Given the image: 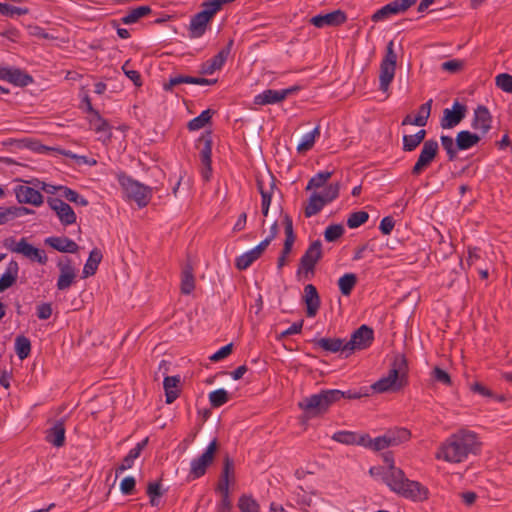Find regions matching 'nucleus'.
<instances>
[{
  "label": "nucleus",
  "mask_w": 512,
  "mask_h": 512,
  "mask_svg": "<svg viewBox=\"0 0 512 512\" xmlns=\"http://www.w3.org/2000/svg\"><path fill=\"white\" fill-rule=\"evenodd\" d=\"M210 19L202 11L195 14L190 21L189 31L192 38L201 37L206 29Z\"/></svg>",
  "instance_id": "cd10ccee"
},
{
  "label": "nucleus",
  "mask_w": 512,
  "mask_h": 512,
  "mask_svg": "<svg viewBox=\"0 0 512 512\" xmlns=\"http://www.w3.org/2000/svg\"><path fill=\"white\" fill-rule=\"evenodd\" d=\"M29 9L26 7H16L6 3L0 5V14L7 17H14L15 15H26Z\"/></svg>",
  "instance_id": "052dcab7"
},
{
  "label": "nucleus",
  "mask_w": 512,
  "mask_h": 512,
  "mask_svg": "<svg viewBox=\"0 0 512 512\" xmlns=\"http://www.w3.org/2000/svg\"><path fill=\"white\" fill-rule=\"evenodd\" d=\"M373 340V329L365 324L361 325L352 333L349 340L345 339L348 354L351 355L356 350H363L368 348L372 344Z\"/></svg>",
  "instance_id": "6e6552de"
},
{
  "label": "nucleus",
  "mask_w": 512,
  "mask_h": 512,
  "mask_svg": "<svg viewBox=\"0 0 512 512\" xmlns=\"http://www.w3.org/2000/svg\"><path fill=\"white\" fill-rule=\"evenodd\" d=\"M102 253L99 249L94 248L90 254L89 257L83 267V278H87L89 276H92L96 273L98 265L100 264L102 260Z\"/></svg>",
  "instance_id": "c9c22d12"
},
{
  "label": "nucleus",
  "mask_w": 512,
  "mask_h": 512,
  "mask_svg": "<svg viewBox=\"0 0 512 512\" xmlns=\"http://www.w3.org/2000/svg\"><path fill=\"white\" fill-rule=\"evenodd\" d=\"M238 507L241 512H259V504L251 496L243 495L239 498Z\"/></svg>",
  "instance_id": "5fc2aeb1"
},
{
  "label": "nucleus",
  "mask_w": 512,
  "mask_h": 512,
  "mask_svg": "<svg viewBox=\"0 0 512 512\" xmlns=\"http://www.w3.org/2000/svg\"><path fill=\"white\" fill-rule=\"evenodd\" d=\"M14 192L17 201L21 204L40 206L43 203V195L30 186L18 185L15 187Z\"/></svg>",
  "instance_id": "6ab92c4d"
},
{
  "label": "nucleus",
  "mask_w": 512,
  "mask_h": 512,
  "mask_svg": "<svg viewBox=\"0 0 512 512\" xmlns=\"http://www.w3.org/2000/svg\"><path fill=\"white\" fill-rule=\"evenodd\" d=\"M270 179H271V181H270V185L268 188H266L264 186V182L261 178L256 179V185H257L259 193L261 194V199H262L261 206H270L271 205L272 195H273V191L276 187V184H275V178L272 175H271Z\"/></svg>",
  "instance_id": "58836bf2"
},
{
  "label": "nucleus",
  "mask_w": 512,
  "mask_h": 512,
  "mask_svg": "<svg viewBox=\"0 0 512 512\" xmlns=\"http://www.w3.org/2000/svg\"><path fill=\"white\" fill-rule=\"evenodd\" d=\"M193 267L190 263H186L181 272V293L189 295L195 289V277Z\"/></svg>",
  "instance_id": "7c9ffc66"
},
{
  "label": "nucleus",
  "mask_w": 512,
  "mask_h": 512,
  "mask_svg": "<svg viewBox=\"0 0 512 512\" xmlns=\"http://www.w3.org/2000/svg\"><path fill=\"white\" fill-rule=\"evenodd\" d=\"M259 258L260 256L257 254V252L254 249H251L250 251L245 252L236 258L235 266L238 270H246L249 266L252 265L253 262Z\"/></svg>",
  "instance_id": "de8ad7c7"
},
{
  "label": "nucleus",
  "mask_w": 512,
  "mask_h": 512,
  "mask_svg": "<svg viewBox=\"0 0 512 512\" xmlns=\"http://www.w3.org/2000/svg\"><path fill=\"white\" fill-rule=\"evenodd\" d=\"M441 145L443 149L446 151L448 160L453 161L457 157V149L456 147V141L454 142L453 138L448 135H442L440 137Z\"/></svg>",
  "instance_id": "3c124183"
},
{
  "label": "nucleus",
  "mask_w": 512,
  "mask_h": 512,
  "mask_svg": "<svg viewBox=\"0 0 512 512\" xmlns=\"http://www.w3.org/2000/svg\"><path fill=\"white\" fill-rule=\"evenodd\" d=\"M15 352L19 359L24 360L26 359L31 352V342L30 340L24 336L19 335L15 339Z\"/></svg>",
  "instance_id": "49530a36"
},
{
  "label": "nucleus",
  "mask_w": 512,
  "mask_h": 512,
  "mask_svg": "<svg viewBox=\"0 0 512 512\" xmlns=\"http://www.w3.org/2000/svg\"><path fill=\"white\" fill-rule=\"evenodd\" d=\"M340 191V183H332L330 184L325 190L324 193L321 195L323 201L325 204L332 202L339 196Z\"/></svg>",
  "instance_id": "e2e57ef3"
},
{
  "label": "nucleus",
  "mask_w": 512,
  "mask_h": 512,
  "mask_svg": "<svg viewBox=\"0 0 512 512\" xmlns=\"http://www.w3.org/2000/svg\"><path fill=\"white\" fill-rule=\"evenodd\" d=\"M314 349H321L328 353L341 352L348 357V350L346 349L345 339L342 338H315L312 341Z\"/></svg>",
  "instance_id": "f3484780"
},
{
  "label": "nucleus",
  "mask_w": 512,
  "mask_h": 512,
  "mask_svg": "<svg viewBox=\"0 0 512 512\" xmlns=\"http://www.w3.org/2000/svg\"><path fill=\"white\" fill-rule=\"evenodd\" d=\"M209 401L213 408H219L229 401V394L223 388L214 390L209 394Z\"/></svg>",
  "instance_id": "8fccbe9b"
},
{
  "label": "nucleus",
  "mask_w": 512,
  "mask_h": 512,
  "mask_svg": "<svg viewBox=\"0 0 512 512\" xmlns=\"http://www.w3.org/2000/svg\"><path fill=\"white\" fill-rule=\"evenodd\" d=\"M60 275L57 280V289L65 291L69 289L76 279V268L70 258L64 257L57 262Z\"/></svg>",
  "instance_id": "9d476101"
},
{
  "label": "nucleus",
  "mask_w": 512,
  "mask_h": 512,
  "mask_svg": "<svg viewBox=\"0 0 512 512\" xmlns=\"http://www.w3.org/2000/svg\"><path fill=\"white\" fill-rule=\"evenodd\" d=\"M366 392L348 390L341 391L337 389L322 390L318 394L305 397L299 402L298 406L306 413L308 417H316L326 413L329 407L340 399H360L367 396Z\"/></svg>",
  "instance_id": "f03ea898"
},
{
  "label": "nucleus",
  "mask_w": 512,
  "mask_h": 512,
  "mask_svg": "<svg viewBox=\"0 0 512 512\" xmlns=\"http://www.w3.org/2000/svg\"><path fill=\"white\" fill-rule=\"evenodd\" d=\"M65 431L64 420H57L53 426L46 431L45 440L57 448L62 447L65 444Z\"/></svg>",
  "instance_id": "393cba45"
},
{
  "label": "nucleus",
  "mask_w": 512,
  "mask_h": 512,
  "mask_svg": "<svg viewBox=\"0 0 512 512\" xmlns=\"http://www.w3.org/2000/svg\"><path fill=\"white\" fill-rule=\"evenodd\" d=\"M19 265L15 260H11L5 273L0 277V293L10 288L18 278Z\"/></svg>",
  "instance_id": "c85d7f7f"
},
{
  "label": "nucleus",
  "mask_w": 512,
  "mask_h": 512,
  "mask_svg": "<svg viewBox=\"0 0 512 512\" xmlns=\"http://www.w3.org/2000/svg\"><path fill=\"white\" fill-rule=\"evenodd\" d=\"M397 54L394 51L393 40L389 41L386 47V53L380 64L379 88L386 92L390 83L393 81L396 70Z\"/></svg>",
  "instance_id": "20e7f679"
},
{
  "label": "nucleus",
  "mask_w": 512,
  "mask_h": 512,
  "mask_svg": "<svg viewBox=\"0 0 512 512\" xmlns=\"http://www.w3.org/2000/svg\"><path fill=\"white\" fill-rule=\"evenodd\" d=\"M333 175V172L329 171H321L314 175L308 182L306 186V190H311L313 188H321L324 186L327 180H329Z\"/></svg>",
  "instance_id": "603ef678"
},
{
  "label": "nucleus",
  "mask_w": 512,
  "mask_h": 512,
  "mask_svg": "<svg viewBox=\"0 0 512 512\" xmlns=\"http://www.w3.org/2000/svg\"><path fill=\"white\" fill-rule=\"evenodd\" d=\"M368 219L369 214L366 211L353 212L347 219V226L354 229L366 223Z\"/></svg>",
  "instance_id": "6e6d98bb"
},
{
  "label": "nucleus",
  "mask_w": 512,
  "mask_h": 512,
  "mask_svg": "<svg viewBox=\"0 0 512 512\" xmlns=\"http://www.w3.org/2000/svg\"><path fill=\"white\" fill-rule=\"evenodd\" d=\"M136 480L132 476L125 477L120 483V491L124 495H133L135 493Z\"/></svg>",
  "instance_id": "338daca9"
},
{
  "label": "nucleus",
  "mask_w": 512,
  "mask_h": 512,
  "mask_svg": "<svg viewBox=\"0 0 512 512\" xmlns=\"http://www.w3.org/2000/svg\"><path fill=\"white\" fill-rule=\"evenodd\" d=\"M282 90L267 89L254 98L257 105L276 104L284 100Z\"/></svg>",
  "instance_id": "473e14b6"
},
{
  "label": "nucleus",
  "mask_w": 512,
  "mask_h": 512,
  "mask_svg": "<svg viewBox=\"0 0 512 512\" xmlns=\"http://www.w3.org/2000/svg\"><path fill=\"white\" fill-rule=\"evenodd\" d=\"M481 135L478 133H472L468 130H462L457 133L456 136V147L459 150H468L479 143Z\"/></svg>",
  "instance_id": "c756f323"
},
{
  "label": "nucleus",
  "mask_w": 512,
  "mask_h": 512,
  "mask_svg": "<svg viewBox=\"0 0 512 512\" xmlns=\"http://www.w3.org/2000/svg\"><path fill=\"white\" fill-rule=\"evenodd\" d=\"M371 388L378 393L397 391L401 389V387H398V385H396V383L387 376L380 378L371 386Z\"/></svg>",
  "instance_id": "09e8293b"
},
{
  "label": "nucleus",
  "mask_w": 512,
  "mask_h": 512,
  "mask_svg": "<svg viewBox=\"0 0 512 512\" xmlns=\"http://www.w3.org/2000/svg\"><path fill=\"white\" fill-rule=\"evenodd\" d=\"M147 444H148V437L143 439L139 443H137L136 446L134 448H132L128 452V454L124 457V459L122 460V463L116 468V475H119V474L123 473L124 471H126L127 469L132 468L134 465L135 459H137L140 456L141 452L147 446Z\"/></svg>",
  "instance_id": "bb28decb"
},
{
  "label": "nucleus",
  "mask_w": 512,
  "mask_h": 512,
  "mask_svg": "<svg viewBox=\"0 0 512 512\" xmlns=\"http://www.w3.org/2000/svg\"><path fill=\"white\" fill-rule=\"evenodd\" d=\"M47 204L56 213L60 223L64 226L76 222V214L72 207L60 198L48 197Z\"/></svg>",
  "instance_id": "f8f14e48"
},
{
  "label": "nucleus",
  "mask_w": 512,
  "mask_h": 512,
  "mask_svg": "<svg viewBox=\"0 0 512 512\" xmlns=\"http://www.w3.org/2000/svg\"><path fill=\"white\" fill-rule=\"evenodd\" d=\"M363 441V447L368 448L372 451H381L388 447H390L387 437L385 433L381 436H378L374 439H372L369 434L364 433V438H362Z\"/></svg>",
  "instance_id": "4c0bfd02"
},
{
  "label": "nucleus",
  "mask_w": 512,
  "mask_h": 512,
  "mask_svg": "<svg viewBox=\"0 0 512 512\" xmlns=\"http://www.w3.org/2000/svg\"><path fill=\"white\" fill-rule=\"evenodd\" d=\"M117 180L127 198L135 201L140 208L148 205L152 198V189L150 187L134 180L125 172H119Z\"/></svg>",
  "instance_id": "7ed1b4c3"
},
{
  "label": "nucleus",
  "mask_w": 512,
  "mask_h": 512,
  "mask_svg": "<svg viewBox=\"0 0 512 512\" xmlns=\"http://www.w3.org/2000/svg\"><path fill=\"white\" fill-rule=\"evenodd\" d=\"M345 232L341 224L329 225L324 232V238L327 242H334L338 240Z\"/></svg>",
  "instance_id": "bf43d9fd"
},
{
  "label": "nucleus",
  "mask_w": 512,
  "mask_h": 512,
  "mask_svg": "<svg viewBox=\"0 0 512 512\" xmlns=\"http://www.w3.org/2000/svg\"><path fill=\"white\" fill-rule=\"evenodd\" d=\"M383 480L390 487V489L396 493L401 491L403 485L409 481V479L405 477L404 472L392 464L384 473Z\"/></svg>",
  "instance_id": "4be33fe9"
},
{
  "label": "nucleus",
  "mask_w": 512,
  "mask_h": 512,
  "mask_svg": "<svg viewBox=\"0 0 512 512\" xmlns=\"http://www.w3.org/2000/svg\"><path fill=\"white\" fill-rule=\"evenodd\" d=\"M4 246L11 252L22 254L31 261H36L41 265H45L48 261L45 251L28 243L26 238H21L18 242L13 238L5 239Z\"/></svg>",
  "instance_id": "39448f33"
},
{
  "label": "nucleus",
  "mask_w": 512,
  "mask_h": 512,
  "mask_svg": "<svg viewBox=\"0 0 512 512\" xmlns=\"http://www.w3.org/2000/svg\"><path fill=\"white\" fill-rule=\"evenodd\" d=\"M439 152V144L435 139L424 141L418 159L411 169L412 176H419L435 160Z\"/></svg>",
  "instance_id": "423d86ee"
},
{
  "label": "nucleus",
  "mask_w": 512,
  "mask_h": 512,
  "mask_svg": "<svg viewBox=\"0 0 512 512\" xmlns=\"http://www.w3.org/2000/svg\"><path fill=\"white\" fill-rule=\"evenodd\" d=\"M90 125L94 128V130L97 133H103L105 140H110V138L112 136L111 126L109 125L107 120H105L104 118L101 117L99 112H95V116H93L90 119Z\"/></svg>",
  "instance_id": "a19ab883"
},
{
  "label": "nucleus",
  "mask_w": 512,
  "mask_h": 512,
  "mask_svg": "<svg viewBox=\"0 0 512 512\" xmlns=\"http://www.w3.org/2000/svg\"><path fill=\"white\" fill-rule=\"evenodd\" d=\"M180 383L179 376H166L163 381V386L165 390L166 403H173L179 396V391L177 390V386Z\"/></svg>",
  "instance_id": "72a5a7b5"
},
{
  "label": "nucleus",
  "mask_w": 512,
  "mask_h": 512,
  "mask_svg": "<svg viewBox=\"0 0 512 512\" xmlns=\"http://www.w3.org/2000/svg\"><path fill=\"white\" fill-rule=\"evenodd\" d=\"M4 80L18 87H26L34 82L29 73L16 67H6Z\"/></svg>",
  "instance_id": "5701e85b"
},
{
  "label": "nucleus",
  "mask_w": 512,
  "mask_h": 512,
  "mask_svg": "<svg viewBox=\"0 0 512 512\" xmlns=\"http://www.w3.org/2000/svg\"><path fill=\"white\" fill-rule=\"evenodd\" d=\"M390 447L398 446L411 438V432L402 427L388 429L385 432Z\"/></svg>",
  "instance_id": "2f4dec72"
},
{
  "label": "nucleus",
  "mask_w": 512,
  "mask_h": 512,
  "mask_svg": "<svg viewBox=\"0 0 512 512\" xmlns=\"http://www.w3.org/2000/svg\"><path fill=\"white\" fill-rule=\"evenodd\" d=\"M57 189L62 192L61 196L64 197L69 202L75 203L76 205L79 206H87L89 204L86 198H84L78 192L69 187L58 186Z\"/></svg>",
  "instance_id": "a18cd8bd"
},
{
  "label": "nucleus",
  "mask_w": 512,
  "mask_h": 512,
  "mask_svg": "<svg viewBox=\"0 0 512 512\" xmlns=\"http://www.w3.org/2000/svg\"><path fill=\"white\" fill-rule=\"evenodd\" d=\"M325 202L323 201L321 194L313 193L308 201L304 209V214L307 218H310L316 214H318L323 207L325 206Z\"/></svg>",
  "instance_id": "ea45409f"
},
{
  "label": "nucleus",
  "mask_w": 512,
  "mask_h": 512,
  "mask_svg": "<svg viewBox=\"0 0 512 512\" xmlns=\"http://www.w3.org/2000/svg\"><path fill=\"white\" fill-rule=\"evenodd\" d=\"M347 16L342 10H335L325 15L319 14L310 19V23L317 28L324 26L336 27L345 23Z\"/></svg>",
  "instance_id": "a211bd4d"
},
{
  "label": "nucleus",
  "mask_w": 512,
  "mask_h": 512,
  "mask_svg": "<svg viewBox=\"0 0 512 512\" xmlns=\"http://www.w3.org/2000/svg\"><path fill=\"white\" fill-rule=\"evenodd\" d=\"M495 84L502 91L512 94V75L501 73L496 76Z\"/></svg>",
  "instance_id": "680f3d73"
},
{
  "label": "nucleus",
  "mask_w": 512,
  "mask_h": 512,
  "mask_svg": "<svg viewBox=\"0 0 512 512\" xmlns=\"http://www.w3.org/2000/svg\"><path fill=\"white\" fill-rule=\"evenodd\" d=\"M233 45L234 40L230 39L226 46L223 47L215 56H213L210 60L202 63L200 73L204 75H211L216 70H220L227 61Z\"/></svg>",
  "instance_id": "ddd939ff"
},
{
  "label": "nucleus",
  "mask_w": 512,
  "mask_h": 512,
  "mask_svg": "<svg viewBox=\"0 0 512 512\" xmlns=\"http://www.w3.org/2000/svg\"><path fill=\"white\" fill-rule=\"evenodd\" d=\"M198 141L200 143H203V147L200 151V159L204 166V169L202 171V176L205 180H209L211 173H212V137L211 132H206L203 134Z\"/></svg>",
  "instance_id": "dca6fc26"
},
{
  "label": "nucleus",
  "mask_w": 512,
  "mask_h": 512,
  "mask_svg": "<svg viewBox=\"0 0 512 512\" xmlns=\"http://www.w3.org/2000/svg\"><path fill=\"white\" fill-rule=\"evenodd\" d=\"M421 143L414 134L404 135L402 138V150L404 152L414 151Z\"/></svg>",
  "instance_id": "69168bd1"
},
{
  "label": "nucleus",
  "mask_w": 512,
  "mask_h": 512,
  "mask_svg": "<svg viewBox=\"0 0 512 512\" xmlns=\"http://www.w3.org/2000/svg\"><path fill=\"white\" fill-rule=\"evenodd\" d=\"M322 258V243L320 240L312 242L300 258L297 274H314L315 266Z\"/></svg>",
  "instance_id": "1a4fd4ad"
},
{
  "label": "nucleus",
  "mask_w": 512,
  "mask_h": 512,
  "mask_svg": "<svg viewBox=\"0 0 512 512\" xmlns=\"http://www.w3.org/2000/svg\"><path fill=\"white\" fill-rule=\"evenodd\" d=\"M227 0H209L203 3L202 12L211 20L213 16L221 9L222 5L227 3Z\"/></svg>",
  "instance_id": "4d7b16f0"
},
{
  "label": "nucleus",
  "mask_w": 512,
  "mask_h": 512,
  "mask_svg": "<svg viewBox=\"0 0 512 512\" xmlns=\"http://www.w3.org/2000/svg\"><path fill=\"white\" fill-rule=\"evenodd\" d=\"M432 377L435 381L440 382L444 385H451L450 375L440 367H435L432 371Z\"/></svg>",
  "instance_id": "774afa93"
},
{
  "label": "nucleus",
  "mask_w": 512,
  "mask_h": 512,
  "mask_svg": "<svg viewBox=\"0 0 512 512\" xmlns=\"http://www.w3.org/2000/svg\"><path fill=\"white\" fill-rule=\"evenodd\" d=\"M398 494L413 501H424L428 499L429 491L421 483L409 480Z\"/></svg>",
  "instance_id": "412c9836"
},
{
  "label": "nucleus",
  "mask_w": 512,
  "mask_h": 512,
  "mask_svg": "<svg viewBox=\"0 0 512 512\" xmlns=\"http://www.w3.org/2000/svg\"><path fill=\"white\" fill-rule=\"evenodd\" d=\"M213 113L214 112L211 109H206V110L202 111L200 115L191 119L188 122V124H187L188 130L196 131V130H200L203 127H205L211 121Z\"/></svg>",
  "instance_id": "37998d69"
},
{
  "label": "nucleus",
  "mask_w": 512,
  "mask_h": 512,
  "mask_svg": "<svg viewBox=\"0 0 512 512\" xmlns=\"http://www.w3.org/2000/svg\"><path fill=\"white\" fill-rule=\"evenodd\" d=\"M357 284V276L354 273H346L338 280L339 290L344 296H349Z\"/></svg>",
  "instance_id": "c03bdc74"
},
{
  "label": "nucleus",
  "mask_w": 512,
  "mask_h": 512,
  "mask_svg": "<svg viewBox=\"0 0 512 512\" xmlns=\"http://www.w3.org/2000/svg\"><path fill=\"white\" fill-rule=\"evenodd\" d=\"M180 84H192V76L188 75H175L170 77L169 81L163 84V89L166 92H172L173 88Z\"/></svg>",
  "instance_id": "13d9d810"
},
{
  "label": "nucleus",
  "mask_w": 512,
  "mask_h": 512,
  "mask_svg": "<svg viewBox=\"0 0 512 512\" xmlns=\"http://www.w3.org/2000/svg\"><path fill=\"white\" fill-rule=\"evenodd\" d=\"M303 301L306 305V315L309 318L315 317L321 305V300L316 287L313 284H307L304 287Z\"/></svg>",
  "instance_id": "aec40b11"
},
{
  "label": "nucleus",
  "mask_w": 512,
  "mask_h": 512,
  "mask_svg": "<svg viewBox=\"0 0 512 512\" xmlns=\"http://www.w3.org/2000/svg\"><path fill=\"white\" fill-rule=\"evenodd\" d=\"M147 495L149 496V502L151 506L155 507L159 505L160 497L162 496L161 483L150 482L147 486Z\"/></svg>",
  "instance_id": "864d4df0"
},
{
  "label": "nucleus",
  "mask_w": 512,
  "mask_h": 512,
  "mask_svg": "<svg viewBox=\"0 0 512 512\" xmlns=\"http://www.w3.org/2000/svg\"><path fill=\"white\" fill-rule=\"evenodd\" d=\"M362 438H364V434H358L352 431H338L335 432L332 436V439L336 442L345 444V445H363Z\"/></svg>",
  "instance_id": "f704fd0d"
},
{
  "label": "nucleus",
  "mask_w": 512,
  "mask_h": 512,
  "mask_svg": "<svg viewBox=\"0 0 512 512\" xmlns=\"http://www.w3.org/2000/svg\"><path fill=\"white\" fill-rule=\"evenodd\" d=\"M218 447L217 439H213L207 446L206 450L200 456L191 461L189 476L192 479H198L205 475L207 468L214 460Z\"/></svg>",
  "instance_id": "0eeeda50"
},
{
  "label": "nucleus",
  "mask_w": 512,
  "mask_h": 512,
  "mask_svg": "<svg viewBox=\"0 0 512 512\" xmlns=\"http://www.w3.org/2000/svg\"><path fill=\"white\" fill-rule=\"evenodd\" d=\"M152 12L150 6L144 5L131 9L125 16L121 18V22L125 25H131L138 22L142 17L148 16Z\"/></svg>",
  "instance_id": "e433bc0d"
},
{
  "label": "nucleus",
  "mask_w": 512,
  "mask_h": 512,
  "mask_svg": "<svg viewBox=\"0 0 512 512\" xmlns=\"http://www.w3.org/2000/svg\"><path fill=\"white\" fill-rule=\"evenodd\" d=\"M398 13H401L400 11V8H399V4L397 2V0H394L388 4H386L385 6H383L382 8H380L379 10H377L373 15H372V21L374 22H378V21H381L391 15H395V14H398Z\"/></svg>",
  "instance_id": "79ce46f5"
},
{
  "label": "nucleus",
  "mask_w": 512,
  "mask_h": 512,
  "mask_svg": "<svg viewBox=\"0 0 512 512\" xmlns=\"http://www.w3.org/2000/svg\"><path fill=\"white\" fill-rule=\"evenodd\" d=\"M432 99H429L427 102L423 103L419 107V111L417 116L412 117V115L408 114L406 115L402 120V125H415L419 127H424L427 124V121L431 114V107H432Z\"/></svg>",
  "instance_id": "b1692460"
},
{
  "label": "nucleus",
  "mask_w": 512,
  "mask_h": 512,
  "mask_svg": "<svg viewBox=\"0 0 512 512\" xmlns=\"http://www.w3.org/2000/svg\"><path fill=\"white\" fill-rule=\"evenodd\" d=\"M303 324H304V320L303 319H301V320H299L297 322H294L289 328H287L286 330H284L280 334H278L276 336V339L277 340H282L285 337H288L290 335L301 333L302 328H303Z\"/></svg>",
  "instance_id": "0e129e2a"
},
{
  "label": "nucleus",
  "mask_w": 512,
  "mask_h": 512,
  "mask_svg": "<svg viewBox=\"0 0 512 512\" xmlns=\"http://www.w3.org/2000/svg\"><path fill=\"white\" fill-rule=\"evenodd\" d=\"M408 363L403 354H396L390 365L387 377L398 385L404 387L407 384Z\"/></svg>",
  "instance_id": "9b49d317"
},
{
  "label": "nucleus",
  "mask_w": 512,
  "mask_h": 512,
  "mask_svg": "<svg viewBox=\"0 0 512 512\" xmlns=\"http://www.w3.org/2000/svg\"><path fill=\"white\" fill-rule=\"evenodd\" d=\"M467 107L458 101L453 103L452 109L446 108L443 111L440 125L443 129H451L458 125L466 116Z\"/></svg>",
  "instance_id": "4468645a"
},
{
  "label": "nucleus",
  "mask_w": 512,
  "mask_h": 512,
  "mask_svg": "<svg viewBox=\"0 0 512 512\" xmlns=\"http://www.w3.org/2000/svg\"><path fill=\"white\" fill-rule=\"evenodd\" d=\"M481 443L475 432L460 430L452 434L439 448L437 459H443L450 463H461L470 454L477 455L480 452Z\"/></svg>",
  "instance_id": "f257e3e1"
},
{
  "label": "nucleus",
  "mask_w": 512,
  "mask_h": 512,
  "mask_svg": "<svg viewBox=\"0 0 512 512\" xmlns=\"http://www.w3.org/2000/svg\"><path fill=\"white\" fill-rule=\"evenodd\" d=\"M45 244L62 253H76L79 250L78 244L68 237H48Z\"/></svg>",
  "instance_id": "a878e982"
},
{
  "label": "nucleus",
  "mask_w": 512,
  "mask_h": 512,
  "mask_svg": "<svg viewBox=\"0 0 512 512\" xmlns=\"http://www.w3.org/2000/svg\"><path fill=\"white\" fill-rule=\"evenodd\" d=\"M471 127L478 131L481 137L485 136L492 127V116L488 108L484 105H478L474 110V116Z\"/></svg>",
  "instance_id": "2eb2a0df"
}]
</instances>
